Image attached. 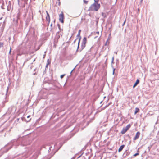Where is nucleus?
I'll return each instance as SVG.
<instances>
[{
  "mask_svg": "<svg viewBox=\"0 0 159 159\" xmlns=\"http://www.w3.org/2000/svg\"><path fill=\"white\" fill-rule=\"evenodd\" d=\"M100 7V4L93 3L89 7L88 11H97Z\"/></svg>",
  "mask_w": 159,
  "mask_h": 159,
  "instance_id": "1",
  "label": "nucleus"
},
{
  "mask_svg": "<svg viewBox=\"0 0 159 159\" xmlns=\"http://www.w3.org/2000/svg\"><path fill=\"white\" fill-rule=\"evenodd\" d=\"M87 42V39L85 37L84 38L82 43H81V47L80 49L79 50L80 52H81L82 50H83L85 47L86 44Z\"/></svg>",
  "mask_w": 159,
  "mask_h": 159,
  "instance_id": "2",
  "label": "nucleus"
},
{
  "mask_svg": "<svg viewBox=\"0 0 159 159\" xmlns=\"http://www.w3.org/2000/svg\"><path fill=\"white\" fill-rule=\"evenodd\" d=\"M131 125L130 124H128L125 127L123 128L121 132V133L122 134H124L130 127Z\"/></svg>",
  "mask_w": 159,
  "mask_h": 159,
  "instance_id": "3",
  "label": "nucleus"
},
{
  "mask_svg": "<svg viewBox=\"0 0 159 159\" xmlns=\"http://www.w3.org/2000/svg\"><path fill=\"white\" fill-rule=\"evenodd\" d=\"M39 153L40 152L39 151H36L32 157L31 159H36Z\"/></svg>",
  "mask_w": 159,
  "mask_h": 159,
  "instance_id": "4",
  "label": "nucleus"
},
{
  "mask_svg": "<svg viewBox=\"0 0 159 159\" xmlns=\"http://www.w3.org/2000/svg\"><path fill=\"white\" fill-rule=\"evenodd\" d=\"M59 20L62 23H63L64 22V15L62 12L61 14H60L59 15Z\"/></svg>",
  "mask_w": 159,
  "mask_h": 159,
  "instance_id": "5",
  "label": "nucleus"
},
{
  "mask_svg": "<svg viewBox=\"0 0 159 159\" xmlns=\"http://www.w3.org/2000/svg\"><path fill=\"white\" fill-rule=\"evenodd\" d=\"M140 135V133L139 131H138L136 134L135 137L134 138V140H136L138 139Z\"/></svg>",
  "mask_w": 159,
  "mask_h": 159,
  "instance_id": "6",
  "label": "nucleus"
},
{
  "mask_svg": "<svg viewBox=\"0 0 159 159\" xmlns=\"http://www.w3.org/2000/svg\"><path fill=\"white\" fill-rule=\"evenodd\" d=\"M139 79H137L136 80L135 83H134V85L133 86V88H134L138 85V84H139Z\"/></svg>",
  "mask_w": 159,
  "mask_h": 159,
  "instance_id": "7",
  "label": "nucleus"
},
{
  "mask_svg": "<svg viewBox=\"0 0 159 159\" xmlns=\"http://www.w3.org/2000/svg\"><path fill=\"white\" fill-rule=\"evenodd\" d=\"M125 146V145H123L121 146L118 149V152H120L124 148Z\"/></svg>",
  "mask_w": 159,
  "mask_h": 159,
  "instance_id": "8",
  "label": "nucleus"
},
{
  "mask_svg": "<svg viewBox=\"0 0 159 159\" xmlns=\"http://www.w3.org/2000/svg\"><path fill=\"white\" fill-rule=\"evenodd\" d=\"M81 37H80V38L79 39V41L78 42V47H77V51L78 50V49L79 48L80 42V41L81 40Z\"/></svg>",
  "mask_w": 159,
  "mask_h": 159,
  "instance_id": "9",
  "label": "nucleus"
},
{
  "mask_svg": "<svg viewBox=\"0 0 159 159\" xmlns=\"http://www.w3.org/2000/svg\"><path fill=\"white\" fill-rule=\"evenodd\" d=\"M46 20L47 21H48V25L49 24L50 19V16H46Z\"/></svg>",
  "mask_w": 159,
  "mask_h": 159,
  "instance_id": "10",
  "label": "nucleus"
},
{
  "mask_svg": "<svg viewBox=\"0 0 159 159\" xmlns=\"http://www.w3.org/2000/svg\"><path fill=\"white\" fill-rule=\"evenodd\" d=\"M139 111V108L136 107L135 109V111L134 112V114L135 115L137 113H138Z\"/></svg>",
  "mask_w": 159,
  "mask_h": 159,
  "instance_id": "11",
  "label": "nucleus"
},
{
  "mask_svg": "<svg viewBox=\"0 0 159 159\" xmlns=\"http://www.w3.org/2000/svg\"><path fill=\"white\" fill-rule=\"evenodd\" d=\"M109 40V38H108L107 39L106 43H105V45L106 46L107 45H108L109 44V42H108V40Z\"/></svg>",
  "mask_w": 159,
  "mask_h": 159,
  "instance_id": "12",
  "label": "nucleus"
},
{
  "mask_svg": "<svg viewBox=\"0 0 159 159\" xmlns=\"http://www.w3.org/2000/svg\"><path fill=\"white\" fill-rule=\"evenodd\" d=\"M81 30H79V31H78V34L77 35V37H79V38H80V37H81L80 36V32H81Z\"/></svg>",
  "mask_w": 159,
  "mask_h": 159,
  "instance_id": "13",
  "label": "nucleus"
},
{
  "mask_svg": "<svg viewBox=\"0 0 159 159\" xmlns=\"http://www.w3.org/2000/svg\"><path fill=\"white\" fill-rule=\"evenodd\" d=\"M59 34V32L58 31L57 33L56 34H57V39H58L60 38V36L59 35H58V34Z\"/></svg>",
  "mask_w": 159,
  "mask_h": 159,
  "instance_id": "14",
  "label": "nucleus"
},
{
  "mask_svg": "<svg viewBox=\"0 0 159 159\" xmlns=\"http://www.w3.org/2000/svg\"><path fill=\"white\" fill-rule=\"evenodd\" d=\"M94 3H95L96 4H99L98 3L99 0H94Z\"/></svg>",
  "mask_w": 159,
  "mask_h": 159,
  "instance_id": "15",
  "label": "nucleus"
},
{
  "mask_svg": "<svg viewBox=\"0 0 159 159\" xmlns=\"http://www.w3.org/2000/svg\"><path fill=\"white\" fill-rule=\"evenodd\" d=\"M139 152V151L138 150V152ZM139 155V153H138V152H137V153H136L135 154H134L133 155V156L134 157H136L138 155Z\"/></svg>",
  "mask_w": 159,
  "mask_h": 159,
  "instance_id": "16",
  "label": "nucleus"
},
{
  "mask_svg": "<svg viewBox=\"0 0 159 159\" xmlns=\"http://www.w3.org/2000/svg\"><path fill=\"white\" fill-rule=\"evenodd\" d=\"M52 23L50 25V26H51V30H50V31L52 32V33H53V31H52Z\"/></svg>",
  "mask_w": 159,
  "mask_h": 159,
  "instance_id": "17",
  "label": "nucleus"
},
{
  "mask_svg": "<svg viewBox=\"0 0 159 159\" xmlns=\"http://www.w3.org/2000/svg\"><path fill=\"white\" fill-rule=\"evenodd\" d=\"M83 1H84V2L86 4H87L88 3V1H86V0H83Z\"/></svg>",
  "mask_w": 159,
  "mask_h": 159,
  "instance_id": "18",
  "label": "nucleus"
},
{
  "mask_svg": "<svg viewBox=\"0 0 159 159\" xmlns=\"http://www.w3.org/2000/svg\"><path fill=\"white\" fill-rule=\"evenodd\" d=\"M3 43H2L0 42V48L3 47Z\"/></svg>",
  "mask_w": 159,
  "mask_h": 159,
  "instance_id": "19",
  "label": "nucleus"
},
{
  "mask_svg": "<svg viewBox=\"0 0 159 159\" xmlns=\"http://www.w3.org/2000/svg\"><path fill=\"white\" fill-rule=\"evenodd\" d=\"M65 75V74H63V75H61L60 76V78L61 79H62L63 78V77H64V76Z\"/></svg>",
  "mask_w": 159,
  "mask_h": 159,
  "instance_id": "20",
  "label": "nucleus"
},
{
  "mask_svg": "<svg viewBox=\"0 0 159 159\" xmlns=\"http://www.w3.org/2000/svg\"><path fill=\"white\" fill-rule=\"evenodd\" d=\"M58 40L57 39H56V40H54V43H57V42H58Z\"/></svg>",
  "mask_w": 159,
  "mask_h": 159,
  "instance_id": "21",
  "label": "nucleus"
},
{
  "mask_svg": "<svg viewBox=\"0 0 159 159\" xmlns=\"http://www.w3.org/2000/svg\"><path fill=\"white\" fill-rule=\"evenodd\" d=\"M46 13L47 14V16H49L48 12V11H46Z\"/></svg>",
  "mask_w": 159,
  "mask_h": 159,
  "instance_id": "22",
  "label": "nucleus"
},
{
  "mask_svg": "<svg viewBox=\"0 0 159 159\" xmlns=\"http://www.w3.org/2000/svg\"><path fill=\"white\" fill-rule=\"evenodd\" d=\"M113 74H114V72H115V68H114L113 67Z\"/></svg>",
  "mask_w": 159,
  "mask_h": 159,
  "instance_id": "23",
  "label": "nucleus"
},
{
  "mask_svg": "<svg viewBox=\"0 0 159 159\" xmlns=\"http://www.w3.org/2000/svg\"><path fill=\"white\" fill-rule=\"evenodd\" d=\"M77 38H76V39H75L74 41V42H73V43H75V42H76V40H77Z\"/></svg>",
  "mask_w": 159,
  "mask_h": 159,
  "instance_id": "24",
  "label": "nucleus"
},
{
  "mask_svg": "<svg viewBox=\"0 0 159 159\" xmlns=\"http://www.w3.org/2000/svg\"><path fill=\"white\" fill-rule=\"evenodd\" d=\"M11 48H10V51L9 52V54H11Z\"/></svg>",
  "mask_w": 159,
  "mask_h": 159,
  "instance_id": "25",
  "label": "nucleus"
},
{
  "mask_svg": "<svg viewBox=\"0 0 159 159\" xmlns=\"http://www.w3.org/2000/svg\"><path fill=\"white\" fill-rule=\"evenodd\" d=\"M114 57H113L112 58V61H114Z\"/></svg>",
  "mask_w": 159,
  "mask_h": 159,
  "instance_id": "26",
  "label": "nucleus"
},
{
  "mask_svg": "<svg viewBox=\"0 0 159 159\" xmlns=\"http://www.w3.org/2000/svg\"><path fill=\"white\" fill-rule=\"evenodd\" d=\"M60 1H58V5L59 6H60Z\"/></svg>",
  "mask_w": 159,
  "mask_h": 159,
  "instance_id": "27",
  "label": "nucleus"
},
{
  "mask_svg": "<svg viewBox=\"0 0 159 159\" xmlns=\"http://www.w3.org/2000/svg\"><path fill=\"white\" fill-rule=\"evenodd\" d=\"M125 21H126V20H125V21L123 23V25H123H123H125Z\"/></svg>",
  "mask_w": 159,
  "mask_h": 159,
  "instance_id": "28",
  "label": "nucleus"
},
{
  "mask_svg": "<svg viewBox=\"0 0 159 159\" xmlns=\"http://www.w3.org/2000/svg\"><path fill=\"white\" fill-rule=\"evenodd\" d=\"M111 64H114V61H111Z\"/></svg>",
  "mask_w": 159,
  "mask_h": 159,
  "instance_id": "29",
  "label": "nucleus"
},
{
  "mask_svg": "<svg viewBox=\"0 0 159 159\" xmlns=\"http://www.w3.org/2000/svg\"><path fill=\"white\" fill-rule=\"evenodd\" d=\"M58 26L59 27V29H60V25L59 24L58 25Z\"/></svg>",
  "mask_w": 159,
  "mask_h": 159,
  "instance_id": "30",
  "label": "nucleus"
},
{
  "mask_svg": "<svg viewBox=\"0 0 159 159\" xmlns=\"http://www.w3.org/2000/svg\"><path fill=\"white\" fill-rule=\"evenodd\" d=\"M117 52H114V53H115V54H117Z\"/></svg>",
  "mask_w": 159,
  "mask_h": 159,
  "instance_id": "31",
  "label": "nucleus"
},
{
  "mask_svg": "<svg viewBox=\"0 0 159 159\" xmlns=\"http://www.w3.org/2000/svg\"><path fill=\"white\" fill-rule=\"evenodd\" d=\"M48 64H49V63H48H48H47V65H46V67H47L48 65Z\"/></svg>",
  "mask_w": 159,
  "mask_h": 159,
  "instance_id": "32",
  "label": "nucleus"
},
{
  "mask_svg": "<svg viewBox=\"0 0 159 159\" xmlns=\"http://www.w3.org/2000/svg\"><path fill=\"white\" fill-rule=\"evenodd\" d=\"M75 68L71 71V72H70V74H71L72 72L74 70V69Z\"/></svg>",
  "mask_w": 159,
  "mask_h": 159,
  "instance_id": "33",
  "label": "nucleus"
},
{
  "mask_svg": "<svg viewBox=\"0 0 159 159\" xmlns=\"http://www.w3.org/2000/svg\"><path fill=\"white\" fill-rule=\"evenodd\" d=\"M30 117V116H27V118H29Z\"/></svg>",
  "mask_w": 159,
  "mask_h": 159,
  "instance_id": "34",
  "label": "nucleus"
},
{
  "mask_svg": "<svg viewBox=\"0 0 159 159\" xmlns=\"http://www.w3.org/2000/svg\"><path fill=\"white\" fill-rule=\"evenodd\" d=\"M148 148L149 150H150V148L149 147H148Z\"/></svg>",
  "mask_w": 159,
  "mask_h": 159,
  "instance_id": "35",
  "label": "nucleus"
},
{
  "mask_svg": "<svg viewBox=\"0 0 159 159\" xmlns=\"http://www.w3.org/2000/svg\"><path fill=\"white\" fill-rule=\"evenodd\" d=\"M143 1V0H140V2L141 3Z\"/></svg>",
  "mask_w": 159,
  "mask_h": 159,
  "instance_id": "36",
  "label": "nucleus"
},
{
  "mask_svg": "<svg viewBox=\"0 0 159 159\" xmlns=\"http://www.w3.org/2000/svg\"><path fill=\"white\" fill-rule=\"evenodd\" d=\"M12 146H11V147L9 148V149H11V148H12Z\"/></svg>",
  "mask_w": 159,
  "mask_h": 159,
  "instance_id": "37",
  "label": "nucleus"
},
{
  "mask_svg": "<svg viewBox=\"0 0 159 159\" xmlns=\"http://www.w3.org/2000/svg\"><path fill=\"white\" fill-rule=\"evenodd\" d=\"M21 54H18V55H21Z\"/></svg>",
  "mask_w": 159,
  "mask_h": 159,
  "instance_id": "38",
  "label": "nucleus"
},
{
  "mask_svg": "<svg viewBox=\"0 0 159 159\" xmlns=\"http://www.w3.org/2000/svg\"><path fill=\"white\" fill-rule=\"evenodd\" d=\"M58 1H60V0H57Z\"/></svg>",
  "mask_w": 159,
  "mask_h": 159,
  "instance_id": "39",
  "label": "nucleus"
},
{
  "mask_svg": "<svg viewBox=\"0 0 159 159\" xmlns=\"http://www.w3.org/2000/svg\"><path fill=\"white\" fill-rule=\"evenodd\" d=\"M97 33L98 34L99 33V32H97Z\"/></svg>",
  "mask_w": 159,
  "mask_h": 159,
  "instance_id": "40",
  "label": "nucleus"
}]
</instances>
